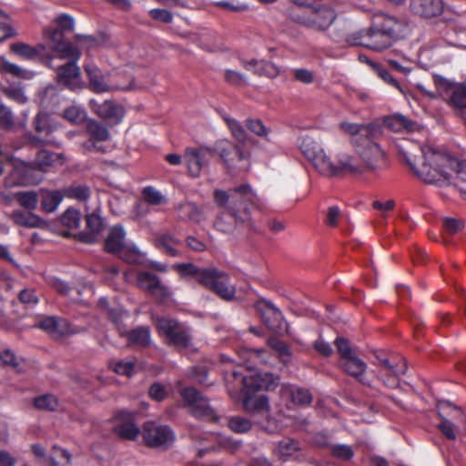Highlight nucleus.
I'll return each mask as SVG.
<instances>
[{"label":"nucleus","instance_id":"1","mask_svg":"<svg viewBox=\"0 0 466 466\" xmlns=\"http://www.w3.org/2000/svg\"><path fill=\"white\" fill-rule=\"evenodd\" d=\"M377 137L352 138L354 153L350 154L339 139L313 132L301 137L300 149L324 177H333L344 173L374 175L387 165V154L375 141Z\"/></svg>","mask_w":466,"mask_h":466},{"label":"nucleus","instance_id":"2","mask_svg":"<svg viewBox=\"0 0 466 466\" xmlns=\"http://www.w3.org/2000/svg\"><path fill=\"white\" fill-rule=\"evenodd\" d=\"M420 152L422 163L420 167H416L410 159H407V162L425 183L440 186L450 184L451 174L449 170H453L457 177L461 181H466V161H459L430 147H420Z\"/></svg>","mask_w":466,"mask_h":466},{"label":"nucleus","instance_id":"3","mask_svg":"<svg viewBox=\"0 0 466 466\" xmlns=\"http://www.w3.org/2000/svg\"><path fill=\"white\" fill-rule=\"evenodd\" d=\"M45 37L50 49L56 52L60 58L68 59V62L56 69L57 82L72 90L80 88L81 71L76 66L81 56L79 48L66 38L64 31H46Z\"/></svg>","mask_w":466,"mask_h":466},{"label":"nucleus","instance_id":"4","mask_svg":"<svg viewBox=\"0 0 466 466\" xmlns=\"http://www.w3.org/2000/svg\"><path fill=\"white\" fill-rule=\"evenodd\" d=\"M215 204L227 212H238L242 221H252L250 208L256 205L257 195L248 184L239 185L228 190L216 189Z\"/></svg>","mask_w":466,"mask_h":466},{"label":"nucleus","instance_id":"5","mask_svg":"<svg viewBox=\"0 0 466 466\" xmlns=\"http://www.w3.org/2000/svg\"><path fill=\"white\" fill-rule=\"evenodd\" d=\"M215 153L218 154L228 169L247 171L249 167V154L238 144L219 141L214 147Z\"/></svg>","mask_w":466,"mask_h":466},{"label":"nucleus","instance_id":"6","mask_svg":"<svg viewBox=\"0 0 466 466\" xmlns=\"http://www.w3.org/2000/svg\"><path fill=\"white\" fill-rule=\"evenodd\" d=\"M180 395L185 402V407L197 418L213 420L215 411L209 404V400L202 392L194 387L184 388Z\"/></svg>","mask_w":466,"mask_h":466},{"label":"nucleus","instance_id":"7","mask_svg":"<svg viewBox=\"0 0 466 466\" xmlns=\"http://www.w3.org/2000/svg\"><path fill=\"white\" fill-rule=\"evenodd\" d=\"M142 436L145 444L152 449L165 451L175 441V434L169 427L152 421L144 424Z\"/></svg>","mask_w":466,"mask_h":466},{"label":"nucleus","instance_id":"8","mask_svg":"<svg viewBox=\"0 0 466 466\" xmlns=\"http://www.w3.org/2000/svg\"><path fill=\"white\" fill-rule=\"evenodd\" d=\"M157 329L166 337L169 345L179 349L188 347L190 342L188 329L178 321L167 318L158 319Z\"/></svg>","mask_w":466,"mask_h":466},{"label":"nucleus","instance_id":"9","mask_svg":"<svg viewBox=\"0 0 466 466\" xmlns=\"http://www.w3.org/2000/svg\"><path fill=\"white\" fill-rule=\"evenodd\" d=\"M256 309L265 325L274 333H289L288 323L284 320L279 309L271 302L261 299L256 303Z\"/></svg>","mask_w":466,"mask_h":466},{"label":"nucleus","instance_id":"10","mask_svg":"<svg viewBox=\"0 0 466 466\" xmlns=\"http://www.w3.org/2000/svg\"><path fill=\"white\" fill-rule=\"evenodd\" d=\"M436 86L439 96L447 104L460 110L466 108V89L461 83L455 84L439 78L436 80Z\"/></svg>","mask_w":466,"mask_h":466},{"label":"nucleus","instance_id":"11","mask_svg":"<svg viewBox=\"0 0 466 466\" xmlns=\"http://www.w3.org/2000/svg\"><path fill=\"white\" fill-rule=\"evenodd\" d=\"M213 156L214 148L211 149L207 147L187 148L184 153V160L189 175L194 177H199L201 171L208 167Z\"/></svg>","mask_w":466,"mask_h":466},{"label":"nucleus","instance_id":"12","mask_svg":"<svg viewBox=\"0 0 466 466\" xmlns=\"http://www.w3.org/2000/svg\"><path fill=\"white\" fill-rule=\"evenodd\" d=\"M137 285L160 301L171 296L170 289L162 282L157 275L151 272H140L137 275Z\"/></svg>","mask_w":466,"mask_h":466},{"label":"nucleus","instance_id":"13","mask_svg":"<svg viewBox=\"0 0 466 466\" xmlns=\"http://www.w3.org/2000/svg\"><path fill=\"white\" fill-rule=\"evenodd\" d=\"M231 376L234 377V379L238 380L239 388H241L245 383L247 387H250L258 390H274L279 383V377L270 372H259L254 374L248 379V380L237 371H232Z\"/></svg>","mask_w":466,"mask_h":466},{"label":"nucleus","instance_id":"14","mask_svg":"<svg viewBox=\"0 0 466 466\" xmlns=\"http://www.w3.org/2000/svg\"><path fill=\"white\" fill-rule=\"evenodd\" d=\"M114 432L121 439L134 441L139 434V428L135 422L134 414L127 410H119L115 415Z\"/></svg>","mask_w":466,"mask_h":466},{"label":"nucleus","instance_id":"15","mask_svg":"<svg viewBox=\"0 0 466 466\" xmlns=\"http://www.w3.org/2000/svg\"><path fill=\"white\" fill-rule=\"evenodd\" d=\"M34 164L25 162L17 163L10 174L5 178V184L7 187L20 185L36 184L39 179L33 177Z\"/></svg>","mask_w":466,"mask_h":466},{"label":"nucleus","instance_id":"16","mask_svg":"<svg viewBox=\"0 0 466 466\" xmlns=\"http://www.w3.org/2000/svg\"><path fill=\"white\" fill-rule=\"evenodd\" d=\"M90 106L93 111L101 118L106 119L113 124H118L125 116V109L120 105L111 100H106L102 103L91 100Z\"/></svg>","mask_w":466,"mask_h":466},{"label":"nucleus","instance_id":"17","mask_svg":"<svg viewBox=\"0 0 466 466\" xmlns=\"http://www.w3.org/2000/svg\"><path fill=\"white\" fill-rule=\"evenodd\" d=\"M443 8L442 0H410V12L425 19L440 15Z\"/></svg>","mask_w":466,"mask_h":466},{"label":"nucleus","instance_id":"18","mask_svg":"<svg viewBox=\"0 0 466 466\" xmlns=\"http://www.w3.org/2000/svg\"><path fill=\"white\" fill-rule=\"evenodd\" d=\"M238 217L241 218L238 212H227L223 209V212L218 217L215 221V228L223 233H233L238 227H247L253 228L254 225L252 221H242Z\"/></svg>","mask_w":466,"mask_h":466},{"label":"nucleus","instance_id":"19","mask_svg":"<svg viewBox=\"0 0 466 466\" xmlns=\"http://www.w3.org/2000/svg\"><path fill=\"white\" fill-rule=\"evenodd\" d=\"M339 127L342 131L352 137H380L382 133L381 127L376 123H370L368 125L341 122Z\"/></svg>","mask_w":466,"mask_h":466},{"label":"nucleus","instance_id":"20","mask_svg":"<svg viewBox=\"0 0 466 466\" xmlns=\"http://www.w3.org/2000/svg\"><path fill=\"white\" fill-rule=\"evenodd\" d=\"M38 327L49 333L54 339H60L74 333L66 320L56 317L45 318L39 322Z\"/></svg>","mask_w":466,"mask_h":466},{"label":"nucleus","instance_id":"21","mask_svg":"<svg viewBox=\"0 0 466 466\" xmlns=\"http://www.w3.org/2000/svg\"><path fill=\"white\" fill-rule=\"evenodd\" d=\"M367 34L366 42H363V46L381 51L391 46L394 40L393 31H364Z\"/></svg>","mask_w":466,"mask_h":466},{"label":"nucleus","instance_id":"22","mask_svg":"<svg viewBox=\"0 0 466 466\" xmlns=\"http://www.w3.org/2000/svg\"><path fill=\"white\" fill-rule=\"evenodd\" d=\"M6 217L19 227L34 228H45L47 225L46 220L32 212L25 213L22 210H15L10 214H6Z\"/></svg>","mask_w":466,"mask_h":466},{"label":"nucleus","instance_id":"23","mask_svg":"<svg viewBox=\"0 0 466 466\" xmlns=\"http://www.w3.org/2000/svg\"><path fill=\"white\" fill-rule=\"evenodd\" d=\"M178 219L198 224L203 218V209L194 202L186 201L176 207Z\"/></svg>","mask_w":466,"mask_h":466},{"label":"nucleus","instance_id":"24","mask_svg":"<svg viewBox=\"0 0 466 466\" xmlns=\"http://www.w3.org/2000/svg\"><path fill=\"white\" fill-rule=\"evenodd\" d=\"M77 44L87 48L106 47L114 46L109 34L105 31L97 32L96 35H78Z\"/></svg>","mask_w":466,"mask_h":466},{"label":"nucleus","instance_id":"25","mask_svg":"<svg viewBox=\"0 0 466 466\" xmlns=\"http://www.w3.org/2000/svg\"><path fill=\"white\" fill-rule=\"evenodd\" d=\"M280 394L282 397L289 398L297 405H309L312 401V395L309 390L292 385H283Z\"/></svg>","mask_w":466,"mask_h":466},{"label":"nucleus","instance_id":"26","mask_svg":"<svg viewBox=\"0 0 466 466\" xmlns=\"http://www.w3.org/2000/svg\"><path fill=\"white\" fill-rule=\"evenodd\" d=\"M180 244V240L169 233L157 234L154 238V245L157 248L171 257H177L180 252L176 248Z\"/></svg>","mask_w":466,"mask_h":466},{"label":"nucleus","instance_id":"27","mask_svg":"<svg viewBox=\"0 0 466 466\" xmlns=\"http://www.w3.org/2000/svg\"><path fill=\"white\" fill-rule=\"evenodd\" d=\"M125 231L122 227L115 226L110 230L105 240V249L112 254H116L125 247Z\"/></svg>","mask_w":466,"mask_h":466},{"label":"nucleus","instance_id":"28","mask_svg":"<svg viewBox=\"0 0 466 466\" xmlns=\"http://www.w3.org/2000/svg\"><path fill=\"white\" fill-rule=\"evenodd\" d=\"M85 71L89 79V88L96 93H104L111 90L110 86L105 82V77L101 71L95 66H85Z\"/></svg>","mask_w":466,"mask_h":466},{"label":"nucleus","instance_id":"29","mask_svg":"<svg viewBox=\"0 0 466 466\" xmlns=\"http://www.w3.org/2000/svg\"><path fill=\"white\" fill-rule=\"evenodd\" d=\"M312 13L315 15V19L319 23V29L329 27L337 17L334 8L319 3L312 9Z\"/></svg>","mask_w":466,"mask_h":466},{"label":"nucleus","instance_id":"30","mask_svg":"<svg viewBox=\"0 0 466 466\" xmlns=\"http://www.w3.org/2000/svg\"><path fill=\"white\" fill-rule=\"evenodd\" d=\"M56 164H63V156L46 149H41L37 152L34 162V165L41 171H46V167Z\"/></svg>","mask_w":466,"mask_h":466},{"label":"nucleus","instance_id":"31","mask_svg":"<svg viewBox=\"0 0 466 466\" xmlns=\"http://www.w3.org/2000/svg\"><path fill=\"white\" fill-rule=\"evenodd\" d=\"M41 209L46 213L54 212L63 199V195L58 190H40Z\"/></svg>","mask_w":466,"mask_h":466},{"label":"nucleus","instance_id":"32","mask_svg":"<svg viewBox=\"0 0 466 466\" xmlns=\"http://www.w3.org/2000/svg\"><path fill=\"white\" fill-rule=\"evenodd\" d=\"M215 277L221 279L218 286L213 290L220 299L230 301L236 296V288L230 284V279L228 274H218Z\"/></svg>","mask_w":466,"mask_h":466},{"label":"nucleus","instance_id":"33","mask_svg":"<svg viewBox=\"0 0 466 466\" xmlns=\"http://www.w3.org/2000/svg\"><path fill=\"white\" fill-rule=\"evenodd\" d=\"M268 345L278 354L279 361L287 366L292 357V352L289 346L279 339L278 337H270L268 339Z\"/></svg>","mask_w":466,"mask_h":466},{"label":"nucleus","instance_id":"34","mask_svg":"<svg viewBox=\"0 0 466 466\" xmlns=\"http://www.w3.org/2000/svg\"><path fill=\"white\" fill-rule=\"evenodd\" d=\"M342 367L349 375L360 380L367 369L365 362L355 355L344 360Z\"/></svg>","mask_w":466,"mask_h":466},{"label":"nucleus","instance_id":"35","mask_svg":"<svg viewBox=\"0 0 466 466\" xmlns=\"http://www.w3.org/2000/svg\"><path fill=\"white\" fill-rule=\"evenodd\" d=\"M86 132L89 135V138L98 141H106L110 137V133L106 127L95 119H88L86 121Z\"/></svg>","mask_w":466,"mask_h":466},{"label":"nucleus","instance_id":"36","mask_svg":"<svg viewBox=\"0 0 466 466\" xmlns=\"http://www.w3.org/2000/svg\"><path fill=\"white\" fill-rule=\"evenodd\" d=\"M218 274H228L215 267L204 268L201 272L199 284L213 291L215 287L218 285L221 279L215 277Z\"/></svg>","mask_w":466,"mask_h":466},{"label":"nucleus","instance_id":"37","mask_svg":"<svg viewBox=\"0 0 466 466\" xmlns=\"http://www.w3.org/2000/svg\"><path fill=\"white\" fill-rule=\"evenodd\" d=\"M397 25H401V23L395 16L380 13L373 16L372 25L368 29L386 30Z\"/></svg>","mask_w":466,"mask_h":466},{"label":"nucleus","instance_id":"38","mask_svg":"<svg viewBox=\"0 0 466 466\" xmlns=\"http://www.w3.org/2000/svg\"><path fill=\"white\" fill-rule=\"evenodd\" d=\"M14 198L22 208L29 211L35 209L39 201L38 194L35 191L17 192L14 195Z\"/></svg>","mask_w":466,"mask_h":466},{"label":"nucleus","instance_id":"39","mask_svg":"<svg viewBox=\"0 0 466 466\" xmlns=\"http://www.w3.org/2000/svg\"><path fill=\"white\" fill-rule=\"evenodd\" d=\"M383 122L386 127L394 132H400L402 129L411 130L414 125L412 121L400 115L386 116Z\"/></svg>","mask_w":466,"mask_h":466},{"label":"nucleus","instance_id":"40","mask_svg":"<svg viewBox=\"0 0 466 466\" xmlns=\"http://www.w3.org/2000/svg\"><path fill=\"white\" fill-rule=\"evenodd\" d=\"M33 126L37 133L44 134L46 137L50 136L55 129L49 116L46 113H38L33 121Z\"/></svg>","mask_w":466,"mask_h":466},{"label":"nucleus","instance_id":"41","mask_svg":"<svg viewBox=\"0 0 466 466\" xmlns=\"http://www.w3.org/2000/svg\"><path fill=\"white\" fill-rule=\"evenodd\" d=\"M246 410L259 412L268 409V399L265 395H259L257 398L246 397L243 400Z\"/></svg>","mask_w":466,"mask_h":466},{"label":"nucleus","instance_id":"42","mask_svg":"<svg viewBox=\"0 0 466 466\" xmlns=\"http://www.w3.org/2000/svg\"><path fill=\"white\" fill-rule=\"evenodd\" d=\"M227 425L232 431L238 434L247 433L252 428V422L242 416L229 417Z\"/></svg>","mask_w":466,"mask_h":466},{"label":"nucleus","instance_id":"43","mask_svg":"<svg viewBox=\"0 0 466 466\" xmlns=\"http://www.w3.org/2000/svg\"><path fill=\"white\" fill-rule=\"evenodd\" d=\"M127 339L130 343L137 344L142 347L148 346L150 343L149 329L145 327L137 328L128 332Z\"/></svg>","mask_w":466,"mask_h":466},{"label":"nucleus","instance_id":"44","mask_svg":"<svg viewBox=\"0 0 466 466\" xmlns=\"http://www.w3.org/2000/svg\"><path fill=\"white\" fill-rule=\"evenodd\" d=\"M34 405L36 409L46 411H55L59 406L56 397L51 394H45L36 397L34 400Z\"/></svg>","mask_w":466,"mask_h":466},{"label":"nucleus","instance_id":"45","mask_svg":"<svg viewBox=\"0 0 466 466\" xmlns=\"http://www.w3.org/2000/svg\"><path fill=\"white\" fill-rule=\"evenodd\" d=\"M223 118L226 121L234 138L239 144L244 145L248 140V136L242 125L236 119H233L229 116H224Z\"/></svg>","mask_w":466,"mask_h":466},{"label":"nucleus","instance_id":"46","mask_svg":"<svg viewBox=\"0 0 466 466\" xmlns=\"http://www.w3.org/2000/svg\"><path fill=\"white\" fill-rule=\"evenodd\" d=\"M63 117L73 124L79 125L86 121V115L83 108L72 105L64 110Z\"/></svg>","mask_w":466,"mask_h":466},{"label":"nucleus","instance_id":"47","mask_svg":"<svg viewBox=\"0 0 466 466\" xmlns=\"http://www.w3.org/2000/svg\"><path fill=\"white\" fill-rule=\"evenodd\" d=\"M224 80L228 84L237 87L248 85L247 76L241 72L230 67L225 70Z\"/></svg>","mask_w":466,"mask_h":466},{"label":"nucleus","instance_id":"48","mask_svg":"<svg viewBox=\"0 0 466 466\" xmlns=\"http://www.w3.org/2000/svg\"><path fill=\"white\" fill-rule=\"evenodd\" d=\"M173 268L182 277L194 276L199 283L201 272L204 268H198L193 263H177L173 265Z\"/></svg>","mask_w":466,"mask_h":466},{"label":"nucleus","instance_id":"49","mask_svg":"<svg viewBox=\"0 0 466 466\" xmlns=\"http://www.w3.org/2000/svg\"><path fill=\"white\" fill-rule=\"evenodd\" d=\"M438 415L441 418V422L438 425L439 430L447 439L454 441L456 439V425L447 419L441 412H438Z\"/></svg>","mask_w":466,"mask_h":466},{"label":"nucleus","instance_id":"50","mask_svg":"<svg viewBox=\"0 0 466 466\" xmlns=\"http://www.w3.org/2000/svg\"><path fill=\"white\" fill-rule=\"evenodd\" d=\"M66 196L80 201H85L90 196V188L86 185H73L66 189Z\"/></svg>","mask_w":466,"mask_h":466},{"label":"nucleus","instance_id":"51","mask_svg":"<svg viewBox=\"0 0 466 466\" xmlns=\"http://www.w3.org/2000/svg\"><path fill=\"white\" fill-rule=\"evenodd\" d=\"M81 214L76 209L68 208L61 217V222L64 226L70 228H76L79 226Z\"/></svg>","mask_w":466,"mask_h":466},{"label":"nucleus","instance_id":"52","mask_svg":"<svg viewBox=\"0 0 466 466\" xmlns=\"http://www.w3.org/2000/svg\"><path fill=\"white\" fill-rule=\"evenodd\" d=\"M345 34L340 37L344 38L349 46H362L366 42L367 34L363 31H344Z\"/></svg>","mask_w":466,"mask_h":466},{"label":"nucleus","instance_id":"53","mask_svg":"<svg viewBox=\"0 0 466 466\" xmlns=\"http://www.w3.org/2000/svg\"><path fill=\"white\" fill-rule=\"evenodd\" d=\"M279 452L284 456H291L299 450L296 440L286 438L279 442Z\"/></svg>","mask_w":466,"mask_h":466},{"label":"nucleus","instance_id":"54","mask_svg":"<svg viewBox=\"0 0 466 466\" xmlns=\"http://www.w3.org/2000/svg\"><path fill=\"white\" fill-rule=\"evenodd\" d=\"M246 127L248 130L260 137H267L269 132L260 119H247Z\"/></svg>","mask_w":466,"mask_h":466},{"label":"nucleus","instance_id":"55","mask_svg":"<svg viewBox=\"0 0 466 466\" xmlns=\"http://www.w3.org/2000/svg\"><path fill=\"white\" fill-rule=\"evenodd\" d=\"M15 126L14 115L9 107L0 104V127L10 129Z\"/></svg>","mask_w":466,"mask_h":466},{"label":"nucleus","instance_id":"56","mask_svg":"<svg viewBox=\"0 0 466 466\" xmlns=\"http://www.w3.org/2000/svg\"><path fill=\"white\" fill-rule=\"evenodd\" d=\"M11 50L15 54L26 57L32 58L37 56L38 51L25 43H15L11 46Z\"/></svg>","mask_w":466,"mask_h":466},{"label":"nucleus","instance_id":"57","mask_svg":"<svg viewBox=\"0 0 466 466\" xmlns=\"http://www.w3.org/2000/svg\"><path fill=\"white\" fill-rule=\"evenodd\" d=\"M143 198L147 203L155 206L161 204L164 200V197L152 187L143 189Z\"/></svg>","mask_w":466,"mask_h":466},{"label":"nucleus","instance_id":"58","mask_svg":"<svg viewBox=\"0 0 466 466\" xmlns=\"http://www.w3.org/2000/svg\"><path fill=\"white\" fill-rule=\"evenodd\" d=\"M331 454L339 460L347 461L352 458L354 452L350 446L339 444L331 447Z\"/></svg>","mask_w":466,"mask_h":466},{"label":"nucleus","instance_id":"59","mask_svg":"<svg viewBox=\"0 0 466 466\" xmlns=\"http://www.w3.org/2000/svg\"><path fill=\"white\" fill-rule=\"evenodd\" d=\"M335 345L343 360L354 356L352 349L350 345V341L347 339L342 337L337 338L335 340Z\"/></svg>","mask_w":466,"mask_h":466},{"label":"nucleus","instance_id":"60","mask_svg":"<svg viewBox=\"0 0 466 466\" xmlns=\"http://www.w3.org/2000/svg\"><path fill=\"white\" fill-rule=\"evenodd\" d=\"M56 27L54 29H74L75 20L73 16L67 14L58 15L55 20Z\"/></svg>","mask_w":466,"mask_h":466},{"label":"nucleus","instance_id":"61","mask_svg":"<svg viewBox=\"0 0 466 466\" xmlns=\"http://www.w3.org/2000/svg\"><path fill=\"white\" fill-rule=\"evenodd\" d=\"M438 405H441L443 409H451L455 414L454 418L457 419L462 425H466V415L462 409L449 400L439 401Z\"/></svg>","mask_w":466,"mask_h":466},{"label":"nucleus","instance_id":"62","mask_svg":"<svg viewBox=\"0 0 466 466\" xmlns=\"http://www.w3.org/2000/svg\"><path fill=\"white\" fill-rule=\"evenodd\" d=\"M215 5L227 11L240 12L246 10L248 7L244 4L235 2L234 0H222L215 3Z\"/></svg>","mask_w":466,"mask_h":466},{"label":"nucleus","instance_id":"63","mask_svg":"<svg viewBox=\"0 0 466 466\" xmlns=\"http://www.w3.org/2000/svg\"><path fill=\"white\" fill-rule=\"evenodd\" d=\"M0 360L5 366L11 367L16 370L17 371H20L19 362L15 355L11 350H5L0 351Z\"/></svg>","mask_w":466,"mask_h":466},{"label":"nucleus","instance_id":"64","mask_svg":"<svg viewBox=\"0 0 466 466\" xmlns=\"http://www.w3.org/2000/svg\"><path fill=\"white\" fill-rule=\"evenodd\" d=\"M3 93L5 96L19 104H25L27 101V97L24 95L21 88L5 87Z\"/></svg>","mask_w":466,"mask_h":466}]
</instances>
